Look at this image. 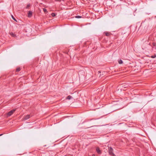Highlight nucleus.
Masks as SVG:
<instances>
[{
    "label": "nucleus",
    "instance_id": "obj_1",
    "mask_svg": "<svg viewBox=\"0 0 156 156\" xmlns=\"http://www.w3.org/2000/svg\"><path fill=\"white\" fill-rule=\"evenodd\" d=\"M113 150L111 147H109L108 153L111 156H115V155L113 153Z\"/></svg>",
    "mask_w": 156,
    "mask_h": 156
},
{
    "label": "nucleus",
    "instance_id": "obj_2",
    "mask_svg": "<svg viewBox=\"0 0 156 156\" xmlns=\"http://www.w3.org/2000/svg\"><path fill=\"white\" fill-rule=\"evenodd\" d=\"M16 111V109H13L10 112H9L8 113L7 115L9 116H10Z\"/></svg>",
    "mask_w": 156,
    "mask_h": 156
},
{
    "label": "nucleus",
    "instance_id": "obj_3",
    "mask_svg": "<svg viewBox=\"0 0 156 156\" xmlns=\"http://www.w3.org/2000/svg\"><path fill=\"white\" fill-rule=\"evenodd\" d=\"M31 116L30 115H27L26 116H25L23 118V119L24 120H26L30 118Z\"/></svg>",
    "mask_w": 156,
    "mask_h": 156
},
{
    "label": "nucleus",
    "instance_id": "obj_4",
    "mask_svg": "<svg viewBox=\"0 0 156 156\" xmlns=\"http://www.w3.org/2000/svg\"><path fill=\"white\" fill-rule=\"evenodd\" d=\"M97 152L99 154H100L101 153V151L100 150L99 147H97L96 149Z\"/></svg>",
    "mask_w": 156,
    "mask_h": 156
},
{
    "label": "nucleus",
    "instance_id": "obj_5",
    "mask_svg": "<svg viewBox=\"0 0 156 156\" xmlns=\"http://www.w3.org/2000/svg\"><path fill=\"white\" fill-rule=\"evenodd\" d=\"M9 34L12 37H16V34L12 32H10Z\"/></svg>",
    "mask_w": 156,
    "mask_h": 156
},
{
    "label": "nucleus",
    "instance_id": "obj_6",
    "mask_svg": "<svg viewBox=\"0 0 156 156\" xmlns=\"http://www.w3.org/2000/svg\"><path fill=\"white\" fill-rule=\"evenodd\" d=\"M32 12L31 11H29L28 12V16L29 17H30L32 16Z\"/></svg>",
    "mask_w": 156,
    "mask_h": 156
},
{
    "label": "nucleus",
    "instance_id": "obj_7",
    "mask_svg": "<svg viewBox=\"0 0 156 156\" xmlns=\"http://www.w3.org/2000/svg\"><path fill=\"white\" fill-rule=\"evenodd\" d=\"M128 87H129V84H126L122 86V87L123 88H126Z\"/></svg>",
    "mask_w": 156,
    "mask_h": 156
},
{
    "label": "nucleus",
    "instance_id": "obj_8",
    "mask_svg": "<svg viewBox=\"0 0 156 156\" xmlns=\"http://www.w3.org/2000/svg\"><path fill=\"white\" fill-rule=\"evenodd\" d=\"M105 35L107 36H109L110 34H111L110 33L108 32H106L105 33Z\"/></svg>",
    "mask_w": 156,
    "mask_h": 156
},
{
    "label": "nucleus",
    "instance_id": "obj_9",
    "mask_svg": "<svg viewBox=\"0 0 156 156\" xmlns=\"http://www.w3.org/2000/svg\"><path fill=\"white\" fill-rule=\"evenodd\" d=\"M123 62L122 60H120L119 61V64H121Z\"/></svg>",
    "mask_w": 156,
    "mask_h": 156
},
{
    "label": "nucleus",
    "instance_id": "obj_10",
    "mask_svg": "<svg viewBox=\"0 0 156 156\" xmlns=\"http://www.w3.org/2000/svg\"><path fill=\"white\" fill-rule=\"evenodd\" d=\"M81 16H75V18H81Z\"/></svg>",
    "mask_w": 156,
    "mask_h": 156
},
{
    "label": "nucleus",
    "instance_id": "obj_11",
    "mask_svg": "<svg viewBox=\"0 0 156 156\" xmlns=\"http://www.w3.org/2000/svg\"><path fill=\"white\" fill-rule=\"evenodd\" d=\"M71 98V97L69 95V96H67V99H69V100Z\"/></svg>",
    "mask_w": 156,
    "mask_h": 156
},
{
    "label": "nucleus",
    "instance_id": "obj_12",
    "mask_svg": "<svg viewBox=\"0 0 156 156\" xmlns=\"http://www.w3.org/2000/svg\"><path fill=\"white\" fill-rule=\"evenodd\" d=\"M51 16H52L54 17L55 16V13H51Z\"/></svg>",
    "mask_w": 156,
    "mask_h": 156
},
{
    "label": "nucleus",
    "instance_id": "obj_13",
    "mask_svg": "<svg viewBox=\"0 0 156 156\" xmlns=\"http://www.w3.org/2000/svg\"><path fill=\"white\" fill-rule=\"evenodd\" d=\"M12 18L16 22H17L16 20L14 18V16H13L12 15Z\"/></svg>",
    "mask_w": 156,
    "mask_h": 156
},
{
    "label": "nucleus",
    "instance_id": "obj_14",
    "mask_svg": "<svg viewBox=\"0 0 156 156\" xmlns=\"http://www.w3.org/2000/svg\"><path fill=\"white\" fill-rule=\"evenodd\" d=\"M20 70V68H18L16 69V71L17 72H19Z\"/></svg>",
    "mask_w": 156,
    "mask_h": 156
},
{
    "label": "nucleus",
    "instance_id": "obj_15",
    "mask_svg": "<svg viewBox=\"0 0 156 156\" xmlns=\"http://www.w3.org/2000/svg\"><path fill=\"white\" fill-rule=\"evenodd\" d=\"M43 11L44 12H45L47 11V9L45 8L43 9Z\"/></svg>",
    "mask_w": 156,
    "mask_h": 156
},
{
    "label": "nucleus",
    "instance_id": "obj_16",
    "mask_svg": "<svg viewBox=\"0 0 156 156\" xmlns=\"http://www.w3.org/2000/svg\"><path fill=\"white\" fill-rule=\"evenodd\" d=\"M151 57L152 58H154L156 57V56H152Z\"/></svg>",
    "mask_w": 156,
    "mask_h": 156
},
{
    "label": "nucleus",
    "instance_id": "obj_17",
    "mask_svg": "<svg viewBox=\"0 0 156 156\" xmlns=\"http://www.w3.org/2000/svg\"><path fill=\"white\" fill-rule=\"evenodd\" d=\"M153 45L154 46H155V44L154 43H153Z\"/></svg>",
    "mask_w": 156,
    "mask_h": 156
},
{
    "label": "nucleus",
    "instance_id": "obj_18",
    "mask_svg": "<svg viewBox=\"0 0 156 156\" xmlns=\"http://www.w3.org/2000/svg\"><path fill=\"white\" fill-rule=\"evenodd\" d=\"M101 73V72L100 71H98V74H99V73Z\"/></svg>",
    "mask_w": 156,
    "mask_h": 156
},
{
    "label": "nucleus",
    "instance_id": "obj_19",
    "mask_svg": "<svg viewBox=\"0 0 156 156\" xmlns=\"http://www.w3.org/2000/svg\"><path fill=\"white\" fill-rule=\"evenodd\" d=\"M29 6H30V5H27V8H28V7H29Z\"/></svg>",
    "mask_w": 156,
    "mask_h": 156
},
{
    "label": "nucleus",
    "instance_id": "obj_20",
    "mask_svg": "<svg viewBox=\"0 0 156 156\" xmlns=\"http://www.w3.org/2000/svg\"><path fill=\"white\" fill-rule=\"evenodd\" d=\"M2 135H3V134H0V136H1Z\"/></svg>",
    "mask_w": 156,
    "mask_h": 156
},
{
    "label": "nucleus",
    "instance_id": "obj_21",
    "mask_svg": "<svg viewBox=\"0 0 156 156\" xmlns=\"http://www.w3.org/2000/svg\"><path fill=\"white\" fill-rule=\"evenodd\" d=\"M101 76V74H100V75H99V76L100 77V76Z\"/></svg>",
    "mask_w": 156,
    "mask_h": 156
},
{
    "label": "nucleus",
    "instance_id": "obj_22",
    "mask_svg": "<svg viewBox=\"0 0 156 156\" xmlns=\"http://www.w3.org/2000/svg\"><path fill=\"white\" fill-rule=\"evenodd\" d=\"M93 156H95V154H93Z\"/></svg>",
    "mask_w": 156,
    "mask_h": 156
}]
</instances>
